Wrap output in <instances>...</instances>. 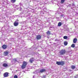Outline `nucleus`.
Instances as JSON below:
<instances>
[{"label":"nucleus","mask_w":78,"mask_h":78,"mask_svg":"<svg viewBox=\"0 0 78 78\" xmlns=\"http://www.w3.org/2000/svg\"><path fill=\"white\" fill-rule=\"evenodd\" d=\"M27 64H28V62H27L25 61L23 62L21 66V69H25L26 67H27Z\"/></svg>","instance_id":"f257e3e1"},{"label":"nucleus","mask_w":78,"mask_h":78,"mask_svg":"<svg viewBox=\"0 0 78 78\" xmlns=\"http://www.w3.org/2000/svg\"><path fill=\"white\" fill-rule=\"evenodd\" d=\"M66 52L67 51H66V49H63L59 51V53L60 55H65V54L66 53Z\"/></svg>","instance_id":"f03ea898"},{"label":"nucleus","mask_w":78,"mask_h":78,"mask_svg":"<svg viewBox=\"0 0 78 78\" xmlns=\"http://www.w3.org/2000/svg\"><path fill=\"white\" fill-rule=\"evenodd\" d=\"M56 64H57L58 66H63L65 64V61L57 62Z\"/></svg>","instance_id":"7ed1b4c3"},{"label":"nucleus","mask_w":78,"mask_h":78,"mask_svg":"<svg viewBox=\"0 0 78 78\" xmlns=\"http://www.w3.org/2000/svg\"><path fill=\"white\" fill-rule=\"evenodd\" d=\"M41 38H42V37L40 35H38L36 36V39L37 40H40V39H41Z\"/></svg>","instance_id":"20e7f679"},{"label":"nucleus","mask_w":78,"mask_h":78,"mask_svg":"<svg viewBox=\"0 0 78 78\" xmlns=\"http://www.w3.org/2000/svg\"><path fill=\"white\" fill-rule=\"evenodd\" d=\"M9 73H8V72L5 73L3 74L4 77L5 78H6V77H8V76H9Z\"/></svg>","instance_id":"39448f33"},{"label":"nucleus","mask_w":78,"mask_h":78,"mask_svg":"<svg viewBox=\"0 0 78 78\" xmlns=\"http://www.w3.org/2000/svg\"><path fill=\"white\" fill-rule=\"evenodd\" d=\"M3 49H6L8 47V45L6 44H4L2 46Z\"/></svg>","instance_id":"423d86ee"},{"label":"nucleus","mask_w":78,"mask_h":78,"mask_svg":"<svg viewBox=\"0 0 78 78\" xmlns=\"http://www.w3.org/2000/svg\"><path fill=\"white\" fill-rule=\"evenodd\" d=\"M14 25L15 27H17V26H18L19 25V22H17V21H16L14 23Z\"/></svg>","instance_id":"0eeeda50"},{"label":"nucleus","mask_w":78,"mask_h":78,"mask_svg":"<svg viewBox=\"0 0 78 78\" xmlns=\"http://www.w3.org/2000/svg\"><path fill=\"white\" fill-rule=\"evenodd\" d=\"M8 54H9V52H8V51H5L4 52V55L5 56H7Z\"/></svg>","instance_id":"6e6552de"},{"label":"nucleus","mask_w":78,"mask_h":78,"mask_svg":"<svg viewBox=\"0 0 78 78\" xmlns=\"http://www.w3.org/2000/svg\"><path fill=\"white\" fill-rule=\"evenodd\" d=\"M46 72V70L45 69H43L40 71L39 73H43V72Z\"/></svg>","instance_id":"1a4fd4ad"},{"label":"nucleus","mask_w":78,"mask_h":78,"mask_svg":"<svg viewBox=\"0 0 78 78\" xmlns=\"http://www.w3.org/2000/svg\"><path fill=\"white\" fill-rule=\"evenodd\" d=\"M33 58H30L29 60V62L30 63H33V61H34V60H33Z\"/></svg>","instance_id":"9d476101"},{"label":"nucleus","mask_w":78,"mask_h":78,"mask_svg":"<svg viewBox=\"0 0 78 78\" xmlns=\"http://www.w3.org/2000/svg\"><path fill=\"white\" fill-rule=\"evenodd\" d=\"M2 66L4 67H8V64L6 63H4L2 64Z\"/></svg>","instance_id":"9b49d317"},{"label":"nucleus","mask_w":78,"mask_h":78,"mask_svg":"<svg viewBox=\"0 0 78 78\" xmlns=\"http://www.w3.org/2000/svg\"><path fill=\"white\" fill-rule=\"evenodd\" d=\"M76 42H77V38H75L73 40V43H76Z\"/></svg>","instance_id":"f8f14e48"},{"label":"nucleus","mask_w":78,"mask_h":78,"mask_svg":"<svg viewBox=\"0 0 78 78\" xmlns=\"http://www.w3.org/2000/svg\"><path fill=\"white\" fill-rule=\"evenodd\" d=\"M71 67L72 69H75L76 68V67L73 65H72Z\"/></svg>","instance_id":"ddd939ff"},{"label":"nucleus","mask_w":78,"mask_h":78,"mask_svg":"<svg viewBox=\"0 0 78 78\" xmlns=\"http://www.w3.org/2000/svg\"><path fill=\"white\" fill-rule=\"evenodd\" d=\"M10 2L12 3H14L16 2V0H11Z\"/></svg>","instance_id":"4468645a"},{"label":"nucleus","mask_w":78,"mask_h":78,"mask_svg":"<svg viewBox=\"0 0 78 78\" xmlns=\"http://www.w3.org/2000/svg\"><path fill=\"white\" fill-rule=\"evenodd\" d=\"M65 1L66 0H61V1L60 2L61 4H63L64 2H65Z\"/></svg>","instance_id":"2eb2a0df"},{"label":"nucleus","mask_w":78,"mask_h":78,"mask_svg":"<svg viewBox=\"0 0 78 78\" xmlns=\"http://www.w3.org/2000/svg\"><path fill=\"white\" fill-rule=\"evenodd\" d=\"M46 34H48V35H50L51 34V33H50V31H48L47 32H46Z\"/></svg>","instance_id":"dca6fc26"},{"label":"nucleus","mask_w":78,"mask_h":78,"mask_svg":"<svg viewBox=\"0 0 78 78\" xmlns=\"http://www.w3.org/2000/svg\"><path fill=\"white\" fill-rule=\"evenodd\" d=\"M62 25V23L61 22H59L58 24V27H61Z\"/></svg>","instance_id":"f3484780"},{"label":"nucleus","mask_w":78,"mask_h":78,"mask_svg":"<svg viewBox=\"0 0 78 78\" xmlns=\"http://www.w3.org/2000/svg\"><path fill=\"white\" fill-rule=\"evenodd\" d=\"M64 45H65V46H66L68 44V43L66 41H65V42L64 43Z\"/></svg>","instance_id":"a211bd4d"},{"label":"nucleus","mask_w":78,"mask_h":78,"mask_svg":"<svg viewBox=\"0 0 78 78\" xmlns=\"http://www.w3.org/2000/svg\"><path fill=\"white\" fill-rule=\"evenodd\" d=\"M71 47H72V48H74L75 47V45L74 44H73L72 45H71Z\"/></svg>","instance_id":"6ab92c4d"},{"label":"nucleus","mask_w":78,"mask_h":78,"mask_svg":"<svg viewBox=\"0 0 78 78\" xmlns=\"http://www.w3.org/2000/svg\"><path fill=\"white\" fill-rule=\"evenodd\" d=\"M63 39H67V36H64L63 37Z\"/></svg>","instance_id":"aec40b11"},{"label":"nucleus","mask_w":78,"mask_h":78,"mask_svg":"<svg viewBox=\"0 0 78 78\" xmlns=\"http://www.w3.org/2000/svg\"><path fill=\"white\" fill-rule=\"evenodd\" d=\"M17 75H15L14 76V78H17Z\"/></svg>","instance_id":"412c9836"},{"label":"nucleus","mask_w":78,"mask_h":78,"mask_svg":"<svg viewBox=\"0 0 78 78\" xmlns=\"http://www.w3.org/2000/svg\"><path fill=\"white\" fill-rule=\"evenodd\" d=\"M13 60H14L15 61H16V62H17V59H16V58H14Z\"/></svg>","instance_id":"4be33fe9"},{"label":"nucleus","mask_w":78,"mask_h":78,"mask_svg":"<svg viewBox=\"0 0 78 78\" xmlns=\"http://www.w3.org/2000/svg\"><path fill=\"white\" fill-rule=\"evenodd\" d=\"M46 75H45L43 76V78H46Z\"/></svg>","instance_id":"5701e85b"}]
</instances>
